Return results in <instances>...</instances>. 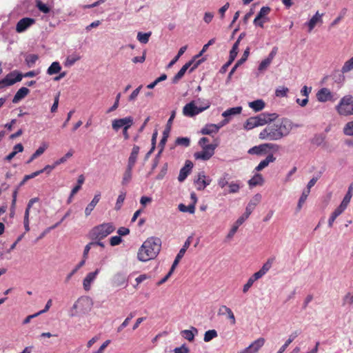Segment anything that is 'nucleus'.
I'll return each mask as SVG.
<instances>
[{
    "instance_id": "obj_1",
    "label": "nucleus",
    "mask_w": 353,
    "mask_h": 353,
    "mask_svg": "<svg viewBox=\"0 0 353 353\" xmlns=\"http://www.w3.org/2000/svg\"><path fill=\"white\" fill-rule=\"evenodd\" d=\"M292 129L291 122L280 119L276 113L266 114V138L278 140L288 135Z\"/></svg>"
},
{
    "instance_id": "obj_2",
    "label": "nucleus",
    "mask_w": 353,
    "mask_h": 353,
    "mask_svg": "<svg viewBox=\"0 0 353 353\" xmlns=\"http://www.w3.org/2000/svg\"><path fill=\"white\" fill-rule=\"evenodd\" d=\"M161 241L157 237L147 239L139 249L137 259L142 262H147L155 259L161 251Z\"/></svg>"
},
{
    "instance_id": "obj_3",
    "label": "nucleus",
    "mask_w": 353,
    "mask_h": 353,
    "mask_svg": "<svg viewBox=\"0 0 353 353\" xmlns=\"http://www.w3.org/2000/svg\"><path fill=\"white\" fill-rule=\"evenodd\" d=\"M200 101L201 99H199L197 101H192L187 103L183 108V115L188 117H193L210 108V103L208 101H203L202 105L198 106Z\"/></svg>"
},
{
    "instance_id": "obj_4",
    "label": "nucleus",
    "mask_w": 353,
    "mask_h": 353,
    "mask_svg": "<svg viewBox=\"0 0 353 353\" xmlns=\"http://www.w3.org/2000/svg\"><path fill=\"white\" fill-rule=\"evenodd\" d=\"M115 227L112 223H104L94 227L90 232L93 239L101 240L112 233Z\"/></svg>"
},
{
    "instance_id": "obj_5",
    "label": "nucleus",
    "mask_w": 353,
    "mask_h": 353,
    "mask_svg": "<svg viewBox=\"0 0 353 353\" xmlns=\"http://www.w3.org/2000/svg\"><path fill=\"white\" fill-rule=\"evenodd\" d=\"M336 110L341 115H353V97L347 95L343 97L336 106Z\"/></svg>"
},
{
    "instance_id": "obj_6",
    "label": "nucleus",
    "mask_w": 353,
    "mask_h": 353,
    "mask_svg": "<svg viewBox=\"0 0 353 353\" xmlns=\"http://www.w3.org/2000/svg\"><path fill=\"white\" fill-rule=\"evenodd\" d=\"M38 200L39 199L37 198H32L28 203L27 208L25 211L23 220L24 228L26 232H28L30 230V216L32 215L33 214L34 215H37L39 212L38 210L32 208L34 203H37Z\"/></svg>"
},
{
    "instance_id": "obj_7",
    "label": "nucleus",
    "mask_w": 353,
    "mask_h": 353,
    "mask_svg": "<svg viewBox=\"0 0 353 353\" xmlns=\"http://www.w3.org/2000/svg\"><path fill=\"white\" fill-rule=\"evenodd\" d=\"M133 123L134 120L131 116L114 119L112 121V128L114 131L117 132L120 129L130 128Z\"/></svg>"
},
{
    "instance_id": "obj_8",
    "label": "nucleus",
    "mask_w": 353,
    "mask_h": 353,
    "mask_svg": "<svg viewBox=\"0 0 353 353\" xmlns=\"http://www.w3.org/2000/svg\"><path fill=\"white\" fill-rule=\"evenodd\" d=\"M216 147V144H210L208 145V146L201 147L202 150L195 152L194 157L196 159H201L203 161L209 160L214 155V150Z\"/></svg>"
},
{
    "instance_id": "obj_9",
    "label": "nucleus",
    "mask_w": 353,
    "mask_h": 353,
    "mask_svg": "<svg viewBox=\"0 0 353 353\" xmlns=\"http://www.w3.org/2000/svg\"><path fill=\"white\" fill-rule=\"evenodd\" d=\"M22 74L17 71H13L6 76V77L0 81V88L10 86L17 82L21 81Z\"/></svg>"
},
{
    "instance_id": "obj_10",
    "label": "nucleus",
    "mask_w": 353,
    "mask_h": 353,
    "mask_svg": "<svg viewBox=\"0 0 353 353\" xmlns=\"http://www.w3.org/2000/svg\"><path fill=\"white\" fill-rule=\"evenodd\" d=\"M316 96L320 102L334 101L336 99L335 94L327 88L320 89Z\"/></svg>"
},
{
    "instance_id": "obj_11",
    "label": "nucleus",
    "mask_w": 353,
    "mask_h": 353,
    "mask_svg": "<svg viewBox=\"0 0 353 353\" xmlns=\"http://www.w3.org/2000/svg\"><path fill=\"white\" fill-rule=\"evenodd\" d=\"M229 123L228 119H225L219 124H207L205 125L201 130V133L202 134H212L213 133H216L221 128L226 125Z\"/></svg>"
},
{
    "instance_id": "obj_12",
    "label": "nucleus",
    "mask_w": 353,
    "mask_h": 353,
    "mask_svg": "<svg viewBox=\"0 0 353 353\" xmlns=\"http://www.w3.org/2000/svg\"><path fill=\"white\" fill-rule=\"evenodd\" d=\"M265 124V117L263 115L252 117L249 118L244 124V128L249 130L256 127L263 125Z\"/></svg>"
},
{
    "instance_id": "obj_13",
    "label": "nucleus",
    "mask_w": 353,
    "mask_h": 353,
    "mask_svg": "<svg viewBox=\"0 0 353 353\" xmlns=\"http://www.w3.org/2000/svg\"><path fill=\"white\" fill-rule=\"evenodd\" d=\"M211 181L212 179L206 176L203 172H201L198 174L196 179L194 181V183L198 190H203L206 186L210 184Z\"/></svg>"
},
{
    "instance_id": "obj_14",
    "label": "nucleus",
    "mask_w": 353,
    "mask_h": 353,
    "mask_svg": "<svg viewBox=\"0 0 353 353\" xmlns=\"http://www.w3.org/2000/svg\"><path fill=\"white\" fill-rule=\"evenodd\" d=\"M100 272L99 269H97L95 271L89 272L83 281V286L85 291H89L91 289L92 283L97 279V275Z\"/></svg>"
},
{
    "instance_id": "obj_15",
    "label": "nucleus",
    "mask_w": 353,
    "mask_h": 353,
    "mask_svg": "<svg viewBox=\"0 0 353 353\" xmlns=\"http://www.w3.org/2000/svg\"><path fill=\"white\" fill-rule=\"evenodd\" d=\"M279 148V147L276 144L266 143V166L276 159L274 157V153L277 152Z\"/></svg>"
},
{
    "instance_id": "obj_16",
    "label": "nucleus",
    "mask_w": 353,
    "mask_h": 353,
    "mask_svg": "<svg viewBox=\"0 0 353 353\" xmlns=\"http://www.w3.org/2000/svg\"><path fill=\"white\" fill-rule=\"evenodd\" d=\"M34 21V19L31 18H23L17 23L16 31L19 33L24 32L31 26Z\"/></svg>"
},
{
    "instance_id": "obj_17",
    "label": "nucleus",
    "mask_w": 353,
    "mask_h": 353,
    "mask_svg": "<svg viewBox=\"0 0 353 353\" xmlns=\"http://www.w3.org/2000/svg\"><path fill=\"white\" fill-rule=\"evenodd\" d=\"M191 239L192 237H188L186 241H185L183 247L180 249L179 252H178L173 263H172V265H173V268H176L180 260L183 257L186 250L188 249V248L190 247V244H191Z\"/></svg>"
},
{
    "instance_id": "obj_18",
    "label": "nucleus",
    "mask_w": 353,
    "mask_h": 353,
    "mask_svg": "<svg viewBox=\"0 0 353 353\" xmlns=\"http://www.w3.org/2000/svg\"><path fill=\"white\" fill-rule=\"evenodd\" d=\"M324 15V13H319V11H317L315 14L310 19V20L306 23V25L308 27V32H310L317 25L318 23L322 24L323 23V16Z\"/></svg>"
},
{
    "instance_id": "obj_19",
    "label": "nucleus",
    "mask_w": 353,
    "mask_h": 353,
    "mask_svg": "<svg viewBox=\"0 0 353 353\" xmlns=\"http://www.w3.org/2000/svg\"><path fill=\"white\" fill-rule=\"evenodd\" d=\"M193 164L190 161H186L185 165L180 170L178 180L183 182L190 173Z\"/></svg>"
},
{
    "instance_id": "obj_20",
    "label": "nucleus",
    "mask_w": 353,
    "mask_h": 353,
    "mask_svg": "<svg viewBox=\"0 0 353 353\" xmlns=\"http://www.w3.org/2000/svg\"><path fill=\"white\" fill-rule=\"evenodd\" d=\"M219 314L221 315L227 316L228 319L230 320L231 325L236 323V319L232 310L226 305H221L219 309Z\"/></svg>"
},
{
    "instance_id": "obj_21",
    "label": "nucleus",
    "mask_w": 353,
    "mask_h": 353,
    "mask_svg": "<svg viewBox=\"0 0 353 353\" xmlns=\"http://www.w3.org/2000/svg\"><path fill=\"white\" fill-rule=\"evenodd\" d=\"M101 199V193L97 192L94 194L92 200L90 201V203L86 206L85 209V214L86 216H88L90 215L92 210L94 209L95 206L97 205V203L99 202Z\"/></svg>"
},
{
    "instance_id": "obj_22",
    "label": "nucleus",
    "mask_w": 353,
    "mask_h": 353,
    "mask_svg": "<svg viewBox=\"0 0 353 353\" xmlns=\"http://www.w3.org/2000/svg\"><path fill=\"white\" fill-rule=\"evenodd\" d=\"M139 150H140V148L138 145H135L133 146L131 153H130V157L128 160L127 165L134 168V166L137 162V159L138 157V154L139 153Z\"/></svg>"
},
{
    "instance_id": "obj_23",
    "label": "nucleus",
    "mask_w": 353,
    "mask_h": 353,
    "mask_svg": "<svg viewBox=\"0 0 353 353\" xmlns=\"http://www.w3.org/2000/svg\"><path fill=\"white\" fill-rule=\"evenodd\" d=\"M113 283L116 286H122L127 284V279L125 274L122 272H117L112 279Z\"/></svg>"
},
{
    "instance_id": "obj_24",
    "label": "nucleus",
    "mask_w": 353,
    "mask_h": 353,
    "mask_svg": "<svg viewBox=\"0 0 353 353\" xmlns=\"http://www.w3.org/2000/svg\"><path fill=\"white\" fill-rule=\"evenodd\" d=\"M197 333L198 330L194 327H192L190 330H184L181 332V336L189 341H193Z\"/></svg>"
},
{
    "instance_id": "obj_25",
    "label": "nucleus",
    "mask_w": 353,
    "mask_h": 353,
    "mask_svg": "<svg viewBox=\"0 0 353 353\" xmlns=\"http://www.w3.org/2000/svg\"><path fill=\"white\" fill-rule=\"evenodd\" d=\"M30 90L26 87L21 88L15 94V95L13 97L12 102L14 103H17L19 102L21 99H23L24 97H26Z\"/></svg>"
},
{
    "instance_id": "obj_26",
    "label": "nucleus",
    "mask_w": 353,
    "mask_h": 353,
    "mask_svg": "<svg viewBox=\"0 0 353 353\" xmlns=\"http://www.w3.org/2000/svg\"><path fill=\"white\" fill-rule=\"evenodd\" d=\"M265 23V6H263L258 15L254 20V24L256 27L263 28Z\"/></svg>"
},
{
    "instance_id": "obj_27",
    "label": "nucleus",
    "mask_w": 353,
    "mask_h": 353,
    "mask_svg": "<svg viewBox=\"0 0 353 353\" xmlns=\"http://www.w3.org/2000/svg\"><path fill=\"white\" fill-rule=\"evenodd\" d=\"M241 111H242V107H241V106L231 108H229V109L226 110L225 111H224L222 113V116L225 119H228L230 120V117L239 114L241 113Z\"/></svg>"
},
{
    "instance_id": "obj_28",
    "label": "nucleus",
    "mask_w": 353,
    "mask_h": 353,
    "mask_svg": "<svg viewBox=\"0 0 353 353\" xmlns=\"http://www.w3.org/2000/svg\"><path fill=\"white\" fill-rule=\"evenodd\" d=\"M192 61H189L186 63L183 67L180 69V70L177 72V74L172 79V83H176L185 74L187 70L192 65Z\"/></svg>"
},
{
    "instance_id": "obj_29",
    "label": "nucleus",
    "mask_w": 353,
    "mask_h": 353,
    "mask_svg": "<svg viewBox=\"0 0 353 353\" xmlns=\"http://www.w3.org/2000/svg\"><path fill=\"white\" fill-rule=\"evenodd\" d=\"M264 345V339H259L250 344L247 348L250 353H256Z\"/></svg>"
},
{
    "instance_id": "obj_30",
    "label": "nucleus",
    "mask_w": 353,
    "mask_h": 353,
    "mask_svg": "<svg viewBox=\"0 0 353 353\" xmlns=\"http://www.w3.org/2000/svg\"><path fill=\"white\" fill-rule=\"evenodd\" d=\"M132 170L133 167L127 165L126 169L123 174L121 181L122 185H125L130 182L132 176Z\"/></svg>"
},
{
    "instance_id": "obj_31",
    "label": "nucleus",
    "mask_w": 353,
    "mask_h": 353,
    "mask_svg": "<svg viewBox=\"0 0 353 353\" xmlns=\"http://www.w3.org/2000/svg\"><path fill=\"white\" fill-rule=\"evenodd\" d=\"M248 106L254 112H259L265 107V103L262 99H258L248 103Z\"/></svg>"
},
{
    "instance_id": "obj_32",
    "label": "nucleus",
    "mask_w": 353,
    "mask_h": 353,
    "mask_svg": "<svg viewBox=\"0 0 353 353\" xmlns=\"http://www.w3.org/2000/svg\"><path fill=\"white\" fill-rule=\"evenodd\" d=\"M23 151V146L21 143L16 144L12 152H10L6 157V159L7 161H10L12 159L17 153L22 152Z\"/></svg>"
},
{
    "instance_id": "obj_33",
    "label": "nucleus",
    "mask_w": 353,
    "mask_h": 353,
    "mask_svg": "<svg viewBox=\"0 0 353 353\" xmlns=\"http://www.w3.org/2000/svg\"><path fill=\"white\" fill-rule=\"evenodd\" d=\"M61 70V66L57 61L53 62L47 70V73L49 75H53L59 73Z\"/></svg>"
},
{
    "instance_id": "obj_34",
    "label": "nucleus",
    "mask_w": 353,
    "mask_h": 353,
    "mask_svg": "<svg viewBox=\"0 0 353 353\" xmlns=\"http://www.w3.org/2000/svg\"><path fill=\"white\" fill-rule=\"evenodd\" d=\"M299 335V333L297 331L294 332L292 334L290 335L289 339L285 341V343L281 346L280 350L277 353H283L286 348L288 347V345L295 339L296 337Z\"/></svg>"
},
{
    "instance_id": "obj_35",
    "label": "nucleus",
    "mask_w": 353,
    "mask_h": 353,
    "mask_svg": "<svg viewBox=\"0 0 353 353\" xmlns=\"http://www.w3.org/2000/svg\"><path fill=\"white\" fill-rule=\"evenodd\" d=\"M263 176L261 174H255L254 176L249 180V185L250 187H254L263 183Z\"/></svg>"
},
{
    "instance_id": "obj_36",
    "label": "nucleus",
    "mask_w": 353,
    "mask_h": 353,
    "mask_svg": "<svg viewBox=\"0 0 353 353\" xmlns=\"http://www.w3.org/2000/svg\"><path fill=\"white\" fill-rule=\"evenodd\" d=\"M178 208L182 212H189L190 214H194L195 212L194 204L185 205L183 203H180L178 206Z\"/></svg>"
},
{
    "instance_id": "obj_37",
    "label": "nucleus",
    "mask_w": 353,
    "mask_h": 353,
    "mask_svg": "<svg viewBox=\"0 0 353 353\" xmlns=\"http://www.w3.org/2000/svg\"><path fill=\"white\" fill-rule=\"evenodd\" d=\"M218 336L217 332L215 330H210L205 332L203 341L206 343L210 342L213 339Z\"/></svg>"
},
{
    "instance_id": "obj_38",
    "label": "nucleus",
    "mask_w": 353,
    "mask_h": 353,
    "mask_svg": "<svg viewBox=\"0 0 353 353\" xmlns=\"http://www.w3.org/2000/svg\"><path fill=\"white\" fill-rule=\"evenodd\" d=\"M151 34H152L151 32H145V33L139 32L137 34V39L141 43H147L149 41V38L151 36Z\"/></svg>"
},
{
    "instance_id": "obj_39",
    "label": "nucleus",
    "mask_w": 353,
    "mask_h": 353,
    "mask_svg": "<svg viewBox=\"0 0 353 353\" xmlns=\"http://www.w3.org/2000/svg\"><path fill=\"white\" fill-rule=\"evenodd\" d=\"M125 199V193L121 192L120 194L118 196L116 203H115L114 209L116 210H119L121 208Z\"/></svg>"
},
{
    "instance_id": "obj_40",
    "label": "nucleus",
    "mask_w": 353,
    "mask_h": 353,
    "mask_svg": "<svg viewBox=\"0 0 353 353\" xmlns=\"http://www.w3.org/2000/svg\"><path fill=\"white\" fill-rule=\"evenodd\" d=\"M249 55V48L246 49L242 56V57L236 62L234 68H232L231 72H233L240 65L244 63Z\"/></svg>"
},
{
    "instance_id": "obj_41",
    "label": "nucleus",
    "mask_w": 353,
    "mask_h": 353,
    "mask_svg": "<svg viewBox=\"0 0 353 353\" xmlns=\"http://www.w3.org/2000/svg\"><path fill=\"white\" fill-rule=\"evenodd\" d=\"M265 150V145L261 144L258 146H254L248 150L250 154H261Z\"/></svg>"
},
{
    "instance_id": "obj_42",
    "label": "nucleus",
    "mask_w": 353,
    "mask_h": 353,
    "mask_svg": "<svg viewBox=\"0 0 353 353\" xmlns=\"http://www.w3.org/2000/svg\"><path fill=\"white\" fill-rule=\"evenodd\" d=\"M310 192V190H303V192H302V194L299 200V203L297 205L298 210H300L302 208V205L306 201Z\"/></svg>"
},
{
    "instance_id": "obj_43",
    "label": "nucleus",
    "mask_w": 353,
    "mask_h": 353,
    "mask_svg": "<svg viewBox=\"0 0 353 353\" xmlns=\"http://www.w3.org/2000/svg\"><path fill=\"white\" fill-rule=\"evenodd\" d=\"M85 261H81L74 269L67 275L66 280L68 281L70 280L72 276L77 272V271L85 265Z\"/></svg>"
},
{
    "instance_id": "obj_44",
    "label": "nucleus",
    "mask_w": 353,
    "mask_h": 353,
    "mask_svg": "<svg viewBox=\"0 0 353 353\" xmlns=\"http://www.w3.org/2000/svg\"><path fill=\"white\" fill-rule=\"evenodd\" d=\"M73 150H70L63 157L60 158L59 159L55 161V165L57 166L60 164L64 163L67 161L68 159H70L73 155Z\"/></svg>"
},
{
    "instance_id": "obj_45",
    "label": "nucleus",
    "mask_w": 353,
    "mask_h": 353,
    "mask_svg": "<svg viewBox=\"0 0 353 353\" xmlns=\"http://www.w3.org/2000/svg\"><path fill=\"white\" fill-rule=\"evenodd\" d=\"M343 133L347 136H353V121L347 122L345 125Z\"/></svg>"
},
{
    "instance_id": "obj_46",
    "label": "nucleus",
    "mask_w": 353,
    "mask_h": 353,
    "mask_svg": "<svg viewBox=\"0 0 353 353\" xmlns=\"http://www.w3.org/2000/svg\"><path fill=\"white\" fill-rule=\"evenodd\" d=\"M134 315L132 313H130L128 316L123 321V322L118 327L117 332H121L125 327H127L129 324L130 320L133 318Z\"/></svg>"
},
{
    "instance_id": "obj_47",
    "label": "nucleus",
    "mask_w": 353,
    "mask_h": 353,
    "mask_svg": "<svg viewBox=\"0 0 353 353\" xmlns=\"http://www.w3.org/2000/svg\"><path fill=\"white\" fill-rule=\"evenodd\" d=\"M110 343L111 341L109 339L105 341L97 350H93L91 353H104Z\"/></svg>"
},
{
    "instance_id": "obj_48",
    "label": "nucleus",
    "mask_w": 353,
    "mask_h": 353,
    "mask_svg": "<svg viewBox=\"0 0 353 353\" xmlns=\"http://www.w3.org/2000/svg\"><path fill=\"white\" fill-rule=\"evenodd\" d=\"M352 70H353V57L344 63L342 72H347Z\"/></svg>"
},
{
    "instance_id": "obj_49",
    "label": "nucleus",
    "mask_w": 353,
    "mask_h": 353,
    "mask_svg": "<svg viewBox=\"0 0 353 353\" xmlns=\"http://www.w3.org/2000/svg\"><path fill=\"white\" fill-rule=\"evenodd\" d=\"M48 148V144L46 142H43L41 144V145L37 148V150L34 152V157H39L46 151V150Z\"/></svg>"
},
{
    "instance_id": "obj_50",
    "label": "nucleus",
    "mask_w": 353,
    "mask_h": 353,
    "mask_svg": "<svg viewBox=\"0 0 353 353\" xmlns=\"http://www.w3.org/2000/svg\"><path fill=\"white\" fill-rule=\"evenodd\" d=\"M265 275V265H263L261 268L256 272H255L253 275H252V278L256 282L261 279Z\"/></svg>"
},
{
    "instance_id": "obj_51",
    "label": "nucleus",
    "mask_w": 353,
    "mask_h": 353,
    "mask_svg": "<svg viewBox=\"0 0 353 353\" xmlns=\"http://www.w3.org/2000/svg\"><path fill=\"white\" fill-rule=\"evenodd\" d=\"M278 52V48L274 47L268 57H266V68L271 63L272 59L274 58Z\"/></svg>"
},
{
    "instance_id": "obj_52",
    "label": "nucleus",
    "mask_w": 353,
    "mask_h": 353,
    "mask_svg": "<svg viewBox=\"0 0 353 353\" xmlns=\"http://www.w3.org/2000/svg\"><path fill=\"white\" fill-rule=\"evenodd\" d=\"M289 90L285 87H279L276 90L275 94L278 97H283L287 95Z\"/></svg>"
},
{
    "instance_id": "obj_53",
    "label": "nucleus",
    "mask_w": 353,
    "mask_h": 353,
    "mask_svg": "<svg viewBox=\"0 0 353 353\" xmlns=\"http://www.w3.org/2000/svg\"><path fill=\"white\" fill-rule=\"evenodd\" d=\"M121 98V93H118L116 96V99L114 104L108 110L107 112L110 113L116 110L119 105V100Z\"/></svg>"
},
{
    "instance_id": "obj_54",
    "label": "nucleus",
    "mask_w": 353,
    "mask_h": 353,
    "mask_svg": "<svg viewBox=\"0 0 353 353\" xmlns=\"http://www.w3.org/2000/svg\"><path fill=\"white\" fill-rule=\"evenodd\" d=\"M41 173H42V171L37 170V171L34 172L30 174L25 175L21 184V185L24 184L28 180H29L30 179H33V178L37 176L38 175L41 174Z\"/></svg>"
},
{
    "instance_id": "obj_55",
    "label": "nucleus",
    "mask_w": 353,
    "mask_h": 353,
    "mask_svg": "<svg viewBox=\"0 0 353 353\" xmlns=\"http://www.w3.org/2000/svg\"><path fill=\"white\" fill-rule=\"evenodd\" d=\"M37 7L41 12L43 13H48L50 12L49 7L46 4L42 3L41 1H37Z\"/></svg>"
},
{
    "instance_id": "obj_56",
    "label": "nucleus",
    "mask_w": 353,
    "mask_h": 353,
    "mask_svg": "<svg viewBox=\"0 0 353 353\" xmlns=\"http://www.w3.org/2000/svg\"><path fill=\"white\" fill-rule=\"evenodd\" d=\"M190 142V139L188 137H179L176 141V143L177 145H183L185 147L189 146Z\"/></svg>"
},
{
    "instance_id": "obj_57",
    "label": "nucleus",
    "mask_w": 353,
    "mask_h": 353,
    "mask_svg": "<svg viewBox=\"0 0 353 353\" xmlns=\"http://www.w3.org/2000/svg\"><path fill=\"white\" fill-rule=\"evenodd\" d=\"M352 197V193L347 192L346 194L345 195L342 202L341 203V205L347 208L348 204L350 202Z\"/></svg>"
},
{
    "instance_id": "obj_58",
    "label": "nucleus",
    "mask_w": 353,
    "mask_h": 353,
    "mask_svg": "<svg viewBox=\"0 0 353 353\" xmlns=\"http://www.w3.org/2000/svg\"><path fill=\"white\" fill-rule=\"evenodd\" d=\"M142 88V85H139L137 88H136L129 96L128 100L130 101H134L136 100L137 96L139 95L141 90Z\"/></svg>"
},
{
    "instance_id": "obj_59",
    "label": "nucleus",
    "mask_w": 353,
    "mask_h": 353,
    "mask_svg": "<svg viewBox=\"0 0 353 353\" xmlns=\"http://www.w3.org/2000/svg\"><path fill=\"white\" fill-rule=\"evenodd\" d=\"M93 245H94V242H91L85 246L83 253V259L81 261H85V262L86 261V259H88V253L91 249V246Z\"/></svg>"
},
{
    "instance_id": "obj_60",
    "label": "nucleus",
    "mask_w": 353,
    "mask_h": 353,
    "mask_svg": "<svg viewBox=\"0 0 353 353\" xmlns=\"http://www.w3.org/2000/svg\"><path fill=\"white\" fill-rule=\"evenodd\" d=\"M122 241L121 237L120 236H114L110 239V243L112 246H115L119 245Z\"/></svg>"
},
{
    "instance_id": "obj_61",
    "label": "nucleus",
    "mask_w": 353,
    "mask_h": 353,
    "mask_svg": "<svg viewBox=\"0 0 353 353\" xmlns=\"http://www.w3.org/2000/svg\"><path fill=\"white\" fill-rule=\"evenodd\" d=\"M190 350L185 345H182L180 347L174 349V353H189Z\"/></svg>"
},
{
    "instance_id": "obj_62",
    "label": "nucleus",
    "mask_w": 353,
    "mask_h": 353,
    "mask_svg": "<svg viewBox=\"0 0 353 353\" xmlns=\"http://www.w3.org/2000/svg\"><path fill=\"white\" fill-rule=\"evenodd\" d=\"M239 228V226L236 223H234L230 230L229 231L228 234L226 236V238L228 239H231L233 238L234 235L236 234L237 230Z\"/></svg>"
},
{
    "instance_id": "obj_63",
    "label": "nucleus",
    "mask_w": 353,
    "mask_h": 353,
    "mask_svg": "<svg viewBox=\"0 0 353 353\" xmlns=\"http://www.w3.org/2000/svg\"><path fill=\"white\" fill-rule=\"evenodd\" d=\"M213 17H214V14L212 12H205L204 16H203V21L205 23L208 24L212 21Z\"/></svg>"
},
{
    "instance_id": "obj_64",
    "label": "nucleus",
    "mask_w": 353,
    "mask_h": 353,
    "mask_svg": "<svg viewBox=\"0 0 353 353\" xmlns=\"http://www.w3.org/2000/svg\"><path fill=\"white\" fill-rule=\"evenodd\" d=\"M239 190V185L235 183H231L229 184L228 193H236Z\"/></svg>"
}]
</instances>
